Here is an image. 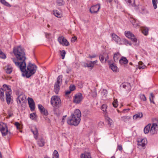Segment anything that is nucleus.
<instances>
[{
  "label": "nucleus",
  "instance_id": "obj_24",
  "mask_svg": "<svg viewBox=\"0 0 158 158\" xmlns=\"http://www.w3.org/2000/svg\"><path fill=\"white\" fill-rule=\"evenodd\" d=\"M109 65L110 68H111L114 72H117L118 71V68L115 64L113 63L109 64Z\"/></svg>",
  "mask_w": 158,
  "mask_h": 158
},
{
  "label": "nucleus",
  "instance_id": "obj_58",
  "mask_svg": "<svg viewBox=\"0 0 158 158\" xmlns=\"http://www.w3.org/2000/svg\"><path fill=\"white\" fill-rule=\"evenodd\" d=\"M129 110H130V109H128V108L127 109H124L123 110V111H122V112L123 113H125V111H128Z\"/></svg>",
  "mask_w": 158,
  "mask_h": 158
},
{
  "label": "nucleus",
  "instance_id": "obj_36",
  "mask_svg": "<svg viewBox=\"0 0 158 158\" xmlns=\"http://www.w3.org/2000/svg\"><path fill=\"white\" fill-rule=\"evenodd\" d=\"M0 2L3 5L8 6V7H10L11 6L5 0H0Z\"/></svg>",
  "mask_w": 158,
  "mask_h": 158
},
{
  "label": "nucleus",
  "instance_id": "obj_50",
  "mask_svg": "<svg viewBox=\"0 0 158 158\" xmlns=\"http://www.w3.org/2000/svg\"><path fill=\"white\" fill-rule=\"evenodd\" d=\"M75 89V87L74 85H70L69 86L70 90L71 91H73Z\"/></svg>",
  "mask_w": 158,
  "mask_h": 158
},
{
  "label": "nucleus",
  "instance_id": "obj_56",
  "mask_svg": "<svg viewBox=\"0 0 158 158\" xmlns=\"http://www.w3.org/2000/svg\"><path fill=\"white\" fill-rule=\"evenodd\" d=\"M51 35V34L50 33H47L45 34V36L46 38H48V36Z\"/></svg>",
  "mask_w": 158,
  "mask_h": 158
},
{
  "label": "nucleus",
  "instance_id": "obj_4",
  "mask_svg": "<svg viewBox=\"0 0 158 158\" xmlns=\"http://www.w3.org/2000/svg\"><path fill=\"white\" fill-rule=\"evenodd\" d=\"M3 88L5 89V90L6 91L5 94L6 102L7 103L9 104L11 100L10 94L12 93V91L10 86H7L6 85H4Z\"/></svg>",
  "mask_w": 158,
  "mask_h": 158
},
{
  "label": "nucleus",
  "instance_id": "obj_13",
  "mask_svg": "<svg viewBox=\"0 0 158 158\" xmlns=\"http://www.w3.org/2000/svg\"><path fill=\"white\" fill-rule=\"evenodd\" d=\"M147 144V140L146 139L144 138L141 139L140 142L138 141L137 145L139 148H144L146 145Z\"/></svg>",
  "mask_w": 158,
  "mask_h": 158
},
{
  "label": "nucleus",
  "instance_id": "obj_34",
  "mask_svg": "<svg viewBox=\"0 0 158 158\" xmlns=\"http://www.w3.org/2000/svg\"><path fill=\"white\" fill-rule=\"evenodd\" d=\"M97 62V60L94 61H90L89 63L86 64L87 66L88 67H92L94 66V64L96 62Z\"/></svg>",
  "mask_w": 158,
  "mask_h": 158
},
{
  "label": "nucleus",
  "instance_id": "obj_11",
  "mask_svg": "<svg viewBox=\"0 0 158 158\" xmlns=\"http://www.w3.org/2000/svg\"><path fill=\"white\" fill-rule=\"evenodd\" d=\"M58 40L59 43L63 46H67L69 45L68 41L63 36L59 37Z\"/></svg>",
  "mask_w": 158,
  "mask_h": 158
},
{
  "label": "nucleus",
  "instance_id": "obj_32",
  "mask_svg": "<svg viewBox=\"0 0 158 158\" xmlns=\"http://www.w3.org/2000/svg\"><path fill=\"white\" fill-rule=\"evenodd\" d=\"M53 13L55 16L58 18H60L61 16V14L57 10H53Z\"/></svg>",
  "mask_w": 158,
  "mask_h": 158
},
{
  "label": "nucleus",
  "instance_id": "obj_55",
  "mask_svg": "<svg viewBox=\"0 0 158 158\" xmlns=\"http://www.w3.org/2000/svg\"><path fill=\"white\" fill-rule=\"evenodd\" d=\"M71 91L70 90L66 91L65 92V94L66 95H68L71 93Z\"/></svg>",
  "mask_w": 158,
  "mask_h": 158
},
{
  "label": "nucleus",
  "instance_id": "obj_41",
  "mask_svg": "<svg viewBox=\"0 0 158 158\" xmlns=\"http://www.w3.org/2000/svg\"><path fill=\"white\" fill-rule=\"evenodd\" d=\"M36 114L35 113H32L30 114V118L32 120H35L36 119Z\"/></svg>",
  "mask_w": 158,
  "mask_h": 158
},
{
  "label": "nucleus",
  "instance_id": "obj_12",
  "mask_svg": "<svg viewBox=\"0 0 158 158\" xmlns=\"http://www.w3.org/2000/svg\"><path fill=\"white\" fill-rule=\"evenodd\" d=\"M27 100L31 110L34 111L35 108V104L33 99L31 98H28Z\"/></svg>",
  "mask_w": 158,
  "mask_h": 158
},
{
  "label": "nucleus",
  "instance_id": "obj_57",
  "mask_svg": "<svg viewBox=\"0 0 158 158\" xmlns=\"http://www.w3.org/2000/svg\"><path fill=\"white\" fill-rule=\"evenodd\" d=\"M96 56V55H93L92 56H89V57H90L91 58H93L95 57Z\"/></svg>",
  "mask_w": 158,
  "mask_h": 158
},
{
  "label": "nucleus",
  "instance_id": "obj_43",
  "mask_svg": "<svg viewBox=\"0 0 158 158\" xmlns=\"http://www.w3.org/2000/svg\"><path fill=\"white\" fill-rule=\"evenodd\" d=\"M6 57V56L5 54L0 49V58L5 59Z\"/></svg>",
  "mask_w": 158,
  "mask_h": 158
},
{
  "label": "nucleus",
  "instance_id": "obj_61",
  "mask_svg": "<svg viewBox=\"0 0 158 158\" xmlns=\"http://www.w3.org/2000/svg\"><path fill=\"white\" fill-rule=\"evenodd\" d=\"M142 11H141V13L143 14L145 13V12H144L143 11L145 10V9H142Z\"/></svg>",
  "mask_w": 158,
  "mask_h": 158
},
{
  "label": "nucleus",
  "instance_id": "obj_3",
  "mask_svg": "<svg viewBox=\"0 0 158 158\" xmlns=\"http://www.w3.org/2000/svg\"><path fill=\"white\" fill-rule=\"evenodd\" d=\"M51 104L53 107L54 108L59 107L61 106V100L58 96H53L51 98Z\"/></svg>",
  "mask_w": 158,
  "mask_h": 158
},
{
  "label": "nucleus",
  "instance_id": "obj_29",
  "mask_svg": "<svg viewBox=\"0 0 158 158\" xmlns=\"http://www.w3.org/2000/svg\"><path fill=\"white\" fill-rule=\"evenodd\" d=\"M4 89L5 90L4 88L3 89L2 88L0 89V98L1 101H4V94L3 92Z\"/></svg>",
  "mask_w": 158,
  "mask_h": 158
},
{
  "label": "nucleus",
  "instance_id": "obj_30",
  "mask_svg": "<svg viewBox=\"0 0 158 158\" xmlns=\"http://www.w3.org/2000/svg\"><path fill=\"white\" fill-rule=\"evenodd\" d=\"M143 117V114L142 113H139L137 114H136L133 116V118L134 119L136 120L138 118H140Z\"/></svg>",
  "mask_w": 158,
  "mask_h": 158
},
{
  "label": "nucleus",
  "instance_id": "obj_26",
  "mask_svg": "<svg viewBox=\"0 0 158 158\" xmlns=\"http://www.w3.org/2000/svg\"><path fill=\"white\" fill-rule=\"evenodd\" d=\"M130 21L134 27H136L138 26V22L135 19L131 18Z\"/></svg>",
  "mask_w": 158,
  "mask_h": 158
},
{
  "label": "nucleus",
  "instance_id": "obj_10",
  "mask_svg": "<svg viewBox=\"0 0 158 158\" xmlns=\"http://www.w3.org/2000/svg\"><path fill=\"white\" fill-rule=\"evenodd\" d=\"M125 33L126 36L129 39H131L132 41L135 42H137V39L135 37V36L130 31H126Z\"/></svg>",
  "mask_w": 158,
  "mask_h": 158
},
{
  "label": "nucleus",
  "instance_id": "obj_23",
  "mask_svg": "<svg viewBox=\"0 0 158 158\" xmlns=\"http://www.w3.org/2000/svg\"><path fill=\"white\" fill-rule=\"evenodd\" d=\"M38 144L39 146L42 147L44 145L45 142L44 139L42 138H39L37 141Z\"/></svg>",
  "mask_w": 158,
  "mask_h": 158
},
{
  "label": "nucleus",
  "instance_id": "obj_6",
  "mask_svg": "<svg viewBox=\"0 0 158 158\" xmlns=\"http://www.w3.org/2000/svg\"><path fill=\"white\" fill-rule=\"evenodd\" d=\"M26 101V98L25 95L23 94H20L17 98V102L19 106H22Z\"/></svg>",
  "mask_w": 158,
  "mask_h": 158
},
{
  "label": "nucleus",
  "instance_id": "obj_39",
  "mask_svg": "<svg viewBox=\"0 0 158 158\" xmlns=\"http://www.w3.org/2000/svg\"><path fill=\"white\" fill-rule=\"evenodd\" d=\"M152 3L153 6L155 9H156L157 8V4L158 3L157 0H152Z\"/></svg>",
  "mask_w": 158,
  "mask_h": 158
},
{
  "label": "nucleus",
  "instance_id": "obj_33",
  "mask_svg": "<svg viewBox=\"0 0 158 158\" xmlns=\"http://www.w3.org/2000/svg\"><path fill=\"white\" fill-rule=\"evenodd\" d=\"M151 125L150 124H148L145 127L144 129V132L145 134H148L150 132Z\"/></svg>",
  "mask_w": 158,
  "mask_h": 158
},
{
  "label": "nucleus",
  "instance_id": "obj_38",
  "mask_svg": "<svg viewBox=\"0 0 158 158\" xmlns=\"http://www.w3.org/2000/svg\"><path fill=\"white\" fill-rule=\"evenodd\" d=\"M143 64V62L142 61H139V65L138 68L139 69H144L146 66L145 65H142Z\"/></svg>",
  "mask_w": 158,
  "mask_h": 158
},
{
  "label": "nucleus",
  "instance_id": "obj_9",
  "mask_svg": "<svg viewBox=\"0 0 158 158\" xmlns=\"http://www.w3.org/2000/svg\"><path fill=\"white\" fill-rule=\"evenodd\" d=\"M83 99V97L81 94L78 93L75 95L73 97V102L77 104L79 103Z\"/></svg>",
  "mask_w": 158,
  "mask_h": 158
},
{
  "label": "nucleus",
  "instance_id": "obj_37",
  "mask_svg": "<svg viewBox=\"0 0 158 158\" xmlns=\"http://www.w3.org/2000/svg\"><path fill=\"white\" fill-rule=\"evenodd\" d=\"M52 158H59L58 153L57 151L55 150L52 154Z\"/></svg>",
  "mask_w": 158,
  "mask_h": 158
},
{
  "label": "nucleus",
  "instance_id": "obj_64",
  "mask_svg": "<svg viewBox=\"0 0 158 158\" xmlns=\"http://www.w3.org/2000/svg\"><path fill=\"white\" fill-rule=\"evenodd\" d=\"M0 158H2L1 152H0Z\"/></svg>",
  "mask_w": 158,
  "mask_h": 158
},
{
  "label": "nucleus",
  "instance_id": "obj_40",
  "mask_svg": "<svg viewBox=\"0 0 158 158\" xmlns=\"http://www.w3.org/2000/svg\"><path fill=\"white\" fill-rule=\"evenodd\" d=\"M107 91L106 89H103L101 92V95L103 98H106L107 94Z\"/></svg>",
  "mask_w": 158,
  "mask_h": 158
},
{
  "label": "nucleus",
  "instance_id": "obj_54",
  "mask_svg": "<svg viewBox=\"0 0 158 158\" xmlns=\"http://www.w3.org/2000/svg\"><path fill=\"white\" fill-rule=\"evenodd\" d=\"M77 38L75 37H73L71 39V41L72 42H74L76 40Z\"/></svg>",
  "mask_w": 158,
  "mask_h": 158
},
{
  "label": "nucleus",
  "instance_id": "obj_63",
  "mask_svg": "<svg viewBox=\"0 0 158 158\" xmlns=\"http://www.w3.org/2000/svg\"><path fill=\"white\" fill-rule=\"evenodd\" d=\"M66 117V115L63 116V118H62V121L63 122L64 121V118H65Z\"/></svg>",
  "mask_w": 158,
  "mask_h": 158
},
{
  "label": "nucleus",
  "instance_id": "obj_1",
  "mask_svg": "<svg viewBox=\"0 0 158 158\" xmlns=\"http://www.w3.org/2000/svg\"><path fill=\"white\" fill-rule=\"evenodd\" d=\"M13 52L17 60L15 58L11 59L15 65L19 68L22 73V75L29 78L34 74L36 71V66L29 63L27 66V69H26L25 60L26 58L24 50L21 47L19 46L15 47Z\"/></svg>",
  "mask_w": 158,
  "mask_h": 158
},
{
  "label": "nucleus",
  "instance_id": "obj_14",
  "mask_svg": "<svg viewBox=\"0 0 158 158\" xmlns=\"http://www.w3.org/2000/svg\"><path fill=\"white\" fill-rule=\"evenodd\" d=\"M31 130L34 134L35 138L36 139H37L38 138V129L36 128V126H33L31 129Z\"/></svg>",
  "mask_w": 158,
  "mask_h": 158
},
{
  "label": "nucleus",
  "instance_id": "obj_49",
  "mask_svg": "<svg viewBox=\"0 0 158 158\" xmlns=\"http://www.w3.org/2000/svg\"><path fill=\"white\" fill-rule=\"evenodd\" d=\"M15 126L16 127L17 129H20V124L18 122H15Z\"/></svg>",
  "mask_w": 158,
  "mask_h": 158
},
{
  "label": "nucleus",
  "instance_id": "obj_20",
  "mask_svg": "<svg viewBox=\"0 0 158 158\" xmlns=\"http://www.w3.org/2000/svg\"><path fill=\"white\" fill-rule=\"evenodd\" d=\"M99 10V5L98 4L92 6L90 9L91 13H95Z\"/></svg>",
  "mask_w": 158,
  "mask_h": 158
},
{
  "label": "nucleus",
  "instance_id": "obj_25",
  "mask_svg": "<svg viewBox=\"0 0 158 158\" xmlns=\"http://www.w3.org/2000/svg\"><path fill=\"white\" fill-rule=\"evenodd\" d=\"M119 63L121 64H126L128 63V60L126 58L124 57H122L121 59L119 60Z\"/></svg>",
  "mask_w": 158,
  "mask_h": 158
},
{
  "label": "nucleus",
  "instance_id": "obj_17",
  "mask_svg": "<svg viewBox=\"0 0 158 158\" xmlns=\"http://www.w3.org/2000/svg\"><path fill=\"white\" fill-rule=\"evenodd\" d=\"M111 36L113 40L115 41L117 43L121 44V39L116 35L113 33L112 34Z\"/></svg>",
  "mask_w": 158,
  "mask_h": 158
},
{
  "label": "nucleus",
  "instance_id": "obj_31",
  "mask_svg": "<svg viewBox=\"0 0 158 158\" xmlns=\"http://www.w3.org/2000/svg\"><path fill=\"white\" fill-rule=\"evenodd\" d=\"M142 30V33L145 35H148L149 29L148 28L146 27H143Z\"/></svg>",
  "mask_w": 158,
  "mask_h": 158
},
{
  "label": "nucleus",
  "instance_id": "obj_45",
  "mask_svg": "<svg viewBox=\"0 0 158 158\" xmlns=\"http://www.w3.org/2000/svg\"><path fill=\"white\" fill-rule=\"evenodd\" d=\"M113 105L115 108H116L118 106V104L117 99H114L113 103Z\"/></svg>",
  "mask_w": 158,
  "mask_h": 158
},
{
  "label": "nucleus",
  "instance_id": "obj_8",
  "mask_svg": "<svg viewBox=\"0 0 158 158\" xmlns=\"http://www.w3.org/2000/svg\"><path fill=\"white\" fill-rule=\"evenodd\" d=\"M0 131L3 136H6L8 132L6 124L2 122H0Z\"/></svg>",
  "mask_w": 158,
  "mask_h": 158
},
{
  "label": "nucleus",
  "instance_id": "obj_22",
  "mask_svg": "<svg viewBox=\"0 0 158 158\" xmlns=\"http://www.w3.org/2000/svg\"><path fill=\"white\" fill-rule=\"evenodd\" d=\"M107 107L106 104H103L101 107V110L103 111V114L105 117H106L107 116V113L106 111Z\"/></svg>",
  "mask_w": 158,
  "mask_h": 158
},
{
  "label": "nucleus",
  "instance_id": "obj_62",
  "mask_svg": "<svg viewBox=\"0 0 158 158\" xmlns=\"http://www.w3.org/2000/svg\"><path fill=\"white\" fill-rule=\"evenodd\" d=\"M70 71V70L67 69L66 70V72L67 73H69Z\"/></svg>",
  "mask_w": 158,
  "mask_h": 158
},
{
  "label": "nucleus",
  "instance_id": "obj_21",
  "mask_svg": "<svg viewBox=\"0 0 158 158\" xmlns=\"http://www.w3.org/2000/svg\"><path fill=\"white\" fill-rule=\"evenodd\" d=\"M4 69L6 73H11L13 69L12 66L10 64L7 65L5 67Z\"/></svg>",
  "mask_w": 158,
  "mask_h": 158
},
{
  "label": "nucleus",
  "instance_id": "obj_51",
  "mask_svg": "<svg viewBox=\"0 0 158 158\" xmlns=\"http://www.w3.org/2000/svg\"><path fill=\"white\" fill-rule=\"evenodd\" d=\"M122 149L123 148L121 145H118L117 148V150H118L119 151H122Z\"/></svg>",
  "mask_w": 158,
  "mask_h": 158
},
{
  "label": "nucleus",
  "instance_id": "obj_7",
  "mask_svg": "<svg viewBox=\"0 0 158 158\" xmlns=\"http://www.w3.org/2000/svg\"><path fill=\"white\" fill-rule=\"evenodd\" d=\"M0 131L3 136H6L8 132L6 124L2 122H0Z\"/></svg>",
  "mask_w": 158,
  "mask_h": 158
},
{
  "label": "nucleus",
  "instance_id": "obj_5",
  "mask_svg": "<svg viewBox=\"0 0 158 158\" xmlns=\"http://www.w3.org/2000/svg\"><path fill=\"white\" fill-rule=\"evenodd\" d=\"M62 76L60 75L58 77L57 81L56 82L54 87V90L55 93L57 94L60 90V86L61 85L62 80Z\"/></svg>",
  "mask_w": 158,
  "mask_h": 158
},
{
  "label": "nucleus",
  "instance_id": "obj_52",
  "mask_svg": "<svg viewBox=\"0 0 158 158\" xmlns=\"http://www.w3.org/2000/svg\"><path fill=\"white\" fill-rule=\"evenodd\" d=\"M106 118V119H107L108 121V123H111L112 120L111 119H110L108 117V116L106 117H105Z\"/></svg>",
  "mask_w": 158,
  "mask_h": 158
},
{
  "label": "nucleus",
  "instance_id": "obj_19",
  "mask_svg": "<svg viewBox=\"0 0 158 158\" xmlns=\"http://www.w3.org/2000/svg\"><path fill=\"white\" fill-rule=\"evenodd\" d=\"M109 56L107 54H104L103 55L99 56V60L103 63H106V61L108 59Z\"/></svg>",
  "mask_w": 158,
  "mask_h": 158
},
{
  "label": "nucleus",
  "instance_id": "obj_46",
  "mask_svg": "<svg viewBox=\"0 0 158 158\" xmlns=\"http://www.w3.org/2000/svg\"><path fill=\"white\" fill-rule=\"evenodd\" d=\"M140 97L141 100L143 101H146L147 99L145 95L143 94H140Z\"/></svg>",
  "mask_w": 158,
  "mask_h": 158
},
{
  "label": "nucleus",
  "instance_id": "obj_35",
  "mask_svg": "<svg viewBox=\"0 0 158 158\" xmlns=\"http://www.w3.org/2000/svg\"><path fill=\"white\" fill-rule=\"evenodd\" d=\"M119 56V53L118 52L115 53L114 55V59L115 62H116L118 61V59Z\"/></svg>",
  "mask_w": 158,
  "mask_h": 158
},
{
  "label": "nucleus",
  "instance_id": "obj_15",
  "mask_svg": "<svg viewBox=\"0 0 158 158\" xmlns=\"http://www.w3.org/2000/svg\"><path fill=\"white\" fill-rule=\"evenodd\" d=\"M38 107L41 114L46 116H47L48 114V113L47 110L45 109L41 105L38 104Z\"/></svg>",
  "mask_w": 158,
  "mask_h": 158
},
{
  "label": "nucleus",
  "instance_id": "obj_16",
  "mask_svg": "<svg viewBox=\"0 0 158 158\" xmlns=\"http://www.w3.org/2000/svg\"><path fill=\"white\" fill-rule=\"evenodd\" d=\"M120 87H122L123 88L125 89L127 91H130L131 89V85L130 83H122L120 85Z\"/></svg>",
  "mask_w": 158,
  "mask_h": 158
},
{
  "label": "nucleus",
  "instance_id": "obj_59",
  "mask_svg": "<svg viewBox=\"0 0 158 158\" xmlns=\"http://www.w3.org/2000/svg\"><path fill=\"white\" fill-rule=\"evenodd\" d=\"M106 1L107 2L110 3L112 2L113 0H106Z\"/></svg>",
  "mask_w": 158,
  "mask_h": 158
},
{
  "label": "nucleus",
  "instance_id": "obj_27",
  "mask_svg": "<svg viewBox=\"0 0 158 158\" xmlns=\"http://www.w3.org/2000/svg\"><path fill=\"white\" fill-rule=\"evenodd\" d=\"M81 158H92L89 152H85L81 156Z\"/></svg>",
  "mask_w": 158,
  "mask_h": 158
},
{
  "label": "nucleus",
  "instance_id": "obj_28",
  "mask_svg": "<svg viewBox=\"0 0 158 158\" xmlns=\"http://www.w3.org/2000/svg\"><path fill=\"white\" fill-rule=\"evenodd\" d=\"M131 118V117L129 116H122L121 117V120L125 122H127L129 121Z\"/></svg>",
  "mask_w": 158,
  "mask_h": 158
},
{
  "label": "nucleus",
  "instance_id": "obj_2",
  "mask_svg": "<svg viewBox=\"0 0 158 158\" xmlns=\"http://www.w3.org/2000/svg\"><path fill=\"white\" fill-rule=\"evenodd\" d=\"M81 116V113L80 110L78 109H76L74 113L72 114L71 116L68 118L67 123L70 125L77 126L80 122Z\"/></svg>",
  "mask_w": 158,
  "mask_h": 158
},
{
  "label": "nucleus",
  "instance_id": "obj_44",
  "mask_svg": "<svg viewBox=\"0 0 158 158\" xmlns=\"http://www.w3.org/2000/svg\"><path fill=\"white\" fill-rule=\"evenodd\" d=\"M154 98V96L152 93L150 94V96L149 97V99L151 102L154 103V102L153 101V99Z\"/></svg>",
  "mask_w": 158,
  "mask_h": 158
},
{
  "label": "nucleus",
  "instance_id": "obj_60",
  "mask_svg": "<svg viewBox=\"0 0 158 158\" xmlns=\"http://www.w3.org/2000/svg\"><path fill=\"white\" fill-rule=\"evenodd\" d=\"M13 115V114L10 113L8 115V117L10 118V117H11Z\"/></svg>",
  "mask_w": 158,
  "mask_h": 158
},
{
  "label": "nucleus",
  "instance_id": "obj_18",
  "mask_svg": "<svg viewBox=\"0 0 158 158\" xmlns=\"http://www.w3.org/2000/svg\"><path fill=\"white\" fill-rule=\"evenodd\" d=\"M157 126V125L156 123L152 124L150 130V132L151 134L153 135L156 133L157 129L156 128Z\"/></svg>",
  "mask_w": 158,
  "mask_h": 158
},
{
  "label": "nucleus",
  "instance_id": "obj_53",
  "mask_svg": "<svg viewBox=\"0 0 158 158\" xmlns=\"http://www.w3.org/2000/svg\"><path fill=\"white\" fill-rule=\"evenodd\" d=\"M127 2L131 4L132 2L133 3L134 2V0H125Z\"/></svg>",
  "mask_w": 158,
  "mask_h": 158
},
{
  "label": "nucleus",
  "instance_id": "obj_42",
  "mask_svg": "<svg viewBox=\"0 0 158 158\" xmlns=\"http://www.w3.org/2000/svg\"><path fill=\"white\" fill-rule=\"evenodd\" d=\"M56 3L58 5L60 6L64 5V3L62 0H57L56 1Z\"/></svg>",
  "mask_w": 158,
  "mask_h": 158
},
{
  "label": "nucleus",
  "instance_id": "obj_47",
  "mask_svg": "<svg viewBox=\"0 0 158 158\" xmlns=\"http://www.w3.org/2000/svg\"><path fill=\"white\" fill-rule=\"evenodd\" d=\"M61 55L62 56V58L63 59H64L65 55V51L64 50L60 51Z\"/></svg>",
  "mask_w": 158,
  "mask_h": 158
},
{
  "label": "nucleus",
  "instance_id": "obj_48",
  "mask_svg": "<svg viewBox=\"0 0 158 158\" xmlns=\"http://www.w3.org/2000/svg\"><path fill=\"white\" fill-rule=\"evenodd\" d=\"M123 40L125 44L127 45V44H129L130 45H131V43L130 42H129L126 39H123Z\"/></svg>",
  "mask_w": 158,
  "mask_h": 158
}]
</instances>
